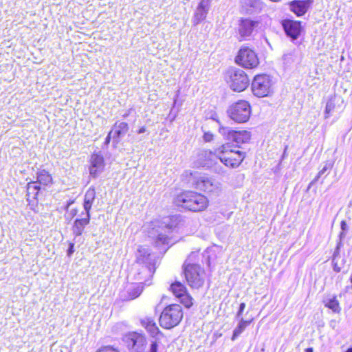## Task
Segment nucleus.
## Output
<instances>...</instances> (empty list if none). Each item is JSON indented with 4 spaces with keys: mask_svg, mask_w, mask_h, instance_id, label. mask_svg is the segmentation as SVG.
<instances>
[{
    "mask_svg": "<svg viewBox=\"0 0 352 352\" xmlns=\"http://www.w3.org/2000/svg\"><path fill=\"white\" fill-rule=\"evenodd\" d=\"M173 204L179 208L198 213L207 210L210 201L206 195L200 192L184 190L174 197Z\"/></svg>",
    "mask_w": 352,
    "mask_h": 352,
    "instance_id": "obj_1",
    "label": "nucleus"
},
{
    "mask_svg": "<svg viewBox=\"0 0 352 352\" xmlns=\"http://www.w3.org/2000/svg\"><path fill=\"white\" fill-rule=\"evenodd\" d=\"M200 254L191 252L182 265V273L187 284L192 289L204 286L206 272L199 262Z\"/></svg>",
    "mask_w": 352,
    "mask_h": 352,
    "instance_id": "obj_2",
    "label": "nucleus"
},
{
    "mask_svg": "<svg viewBox=\"0 0 352 352\" xmlns=\"http://www.w3.org/2000/svg\"><path fill=\"white\" fill-rule=\"evenodd\" d=\"M214 153L219 161L229 168H237L246 157L245 152L228 142L217 147Z\"/></svg>",
    "mask_w": 352,
    "mask_h": 352,
    "instance_id": "obj_3",
    "label": "nucleus"
},
{
    "mask_svg": "<svg viewBox=\"0 0 352 352\" xmlns=\"http://www.w3.org/2000/svg\"><path fill=\"white\" fill-rule=\"evenodd\" d=\"M184 318V311L177 303L166 305L159 317V324L164 329H171L180 324Z\"/></svg>",
    "mask_w": 352,
    "mask_h": 352,
    "instance_id": "obj_4",
    "label": "nucleus"
},
{
    "mask_svg": "<svg viewBox=\"0 0 352 352\" xmlns=\"http://www.w3.org/2000/svg\"><path fill=\"white\" fill-rule=\"evenodd\" d=\"M236 65L246 69H254L258 67L260 60L254 47L248 45L241 47L234 57Z\"/></svg>",
    "mask_w": 352,
    "mask_h": 352,
    "instance_id": "obj_5",
    "label": "nucleus"
},
{
    "mask_svg": "<svg viewBox=\"0 0 352 352\" xmlns=\"http://www.w3.org/2000/svg\"><path fill=\"white\" fill-rule=\"evenodd\" d=\"M225 76L227 83L234 91H243L249 86L248 76L243 69L230 68L226 71Z\"/></svg>",
    "mask_w": 352,
    "mask_h": 352,
    "instance_id": "obj_6",
    "label": "nucleus"
},
{
    "mask_svg": "<svg viewBox=\"0 0 352 352\" xmlns=\"http://www.w3.org/2000/svg\"><path fill=\"white\" fill-rule=\"evenodd\" d=\"M252 94L258 98L271 96L273 93V85L270 77L265 74H258L254 76L252 82Z\"/></svg>",
    "mask_w": 352,
    "mask_h": 352,
    "instance_id": "obj_7",
    "label": "nucleus"
},
{
    "mask_svg": "<svg viewBox=\"0 0 352 352\" xmlns=\"http://www.w3.org/2000/svg\"><path fill=\"white\" fill-rule=\"evenodd\" d=\"M229 116L238 123L246 122L250 117L251 106L245 100H240L230 106L228 109Z\"/></svg>",
    "mask_w": 352,
    "mask_h": 352,
    "instance_id": "obj_8",
    "label": "nucleus"
},
{
    "mask_svg": "<svg viewBox=\"0 0 352 352\" xmlns=\"http://www.w3.org/2000/svg\"><path fill=\"white\" fill-rule=\"evenodd\" d=\"M169 290L173 294L175 298L179 299L186 308H190L193 305V299L188 292L185 285L180 281L175 280L170 285Z\"/></svg>",
    "mask_w": 352,
    "mask_h": 352,
    "instance_id": "obj_9",
    "label": "nucleus"
},
{
    "mask_svg": "<svg viewBox=\"0 0 352 352\" xmlns=\"http://www.w3.org/2000/svg\"><path fill=\"white\" fill-rule=\"evenodd\" d=\"M124 341L127 347L134 352H144L147 344L145 335L135 331L129 333Z\"/></svg>",
    "mask_w": 352,
    "mask_h": 352,
    "instance_id": "obj_10",
    "label": "nucleus"
},
{
    "mask_svg": "<svg viewBox=\"0 0 352 352\" xmlns=\"http://www.w3.org/2000/svg\"><path fill=\"white\" fill-rule=\"evenodd\" d=\"M259 22L254 21L249 18H241L239 21L237 28V34L239 35V41H243L247 40L250 36L255 28L258 27Z\"/></svg>",
    "mask_w": 352,
    "mask_h": 352,
    "instance_id": "obj_11",
    "label": "nucleus"
},
{
    "mask_svg": "<svg viewBox=\"0 0 352 352\" xmlns=\"http://www.w3.org/2000/svg\"><path fill=\"white\" fill-rule=\"evenodd\" d=\"M281 25L285 34L293 40L296 39L300 34L302 31L301 23L289 19H283Z\"/></svg>",
    "mask_w": 352,
    "mask_h": 352,
    "instance_id": "obj_12",
    "label": "nucleus"
},
{
    "mask_svg": "<svg viewBox=\"0 0 352 352\" xmlns=\"http://www.w3.org/2000/svg\"><path fill=\"white\" fill-rule=\"evenodd\" d=\"M195 187L206 193L217 192L219 186L215 184L210 177L207 176L199 177L194 182Z\"/></svg>",
    "mask_w": 352,
    "mask_h": 352,
    "instance_id": "obj_13",
    "label": "nucleus"
},
{
    "mask_svg": "<svg viewBox=\"0 0 352 352\" xmlns=\"http://www.w3.org/2000/svg\"><path fill=\"white\" fill-rule=\"evenodd\" d=\"M105 165L104 157L99 153H93L89 159V173L94 177L104 168Z\"/></svg>",
    "mask_w": 352,
    "mask_h": 352,
    "instance_id": "obj_14",
    "label": "nucleus"
},
{
    "mask_svg": "<svg viewBox=\"0 0 352 352\" xmlns=\"http://www.w3.org/2000/svg\"><path fill=\"white\" fill-rule=\"evenodd\" d=\"M129 130V124L126 122L122 120H117L114 123L112 129L111 130L113 133V140L115 146L119 144L120 138L125 135Z\"/></svg>",
    "mask_w": 352,
    "mask_h": 352,
    "instance_id": "obj_15",
    "label": "nucleus"
},
{
    "mask_svg": "<svg viewBox=\"0 0 352 352\" xmlns=\"http://www.w3.org/2000/svg\"><path fill=\"white\" fill-rule=\"evenodd\" d=\"M313 3V0H294L289 3V8L296 16L304 15Z\"/></svg>",
    "mask_w": 352,
    "mask_h": 352,
    "instance_id": "obj_16",
    "label": "nucleus"
},
{
    "mask_svg": "<svg viewBox=\"0 0 352 352\" xmlns=\"http://www.w3.org/2000/svg\"><path fill=\"white\" fill-rule=\"evenodd\" d=\"M141 325L150 333L153 338L161 337L166 338L164 334L160 331L157 323L152 318H145L140 321Z\"/></svg>",
    "mask_w": 352,
    "mask_h": 352,
    "instance_id": "obj_17",
    "label": "nucleus"
},
{
    "mask_svg": "<svg viewBox=\"0 0 352 352\" xmlns=\"http://www.w3.org/2000/svg\"><path fill=\"white\" fill-rule=\"evenodd\" d=\"M211 0H201L198 4L197 11L193 16V23L197 25L203 21L207 16Z\"/></svg>",
    "mask_w": 352,
    "mask_h": 352,
    "instance_id": "obj_18",
    "label": "nucleus"
},
{
    "mask_svg": "<svg viewBox=\"0 0 352 352\" xmlns=\"http://www.w3.org/2000/svg\"><path fill=\"white\" fill-rule=\"evenodd\" d=\"M228 138L237 144L248 142L251 139V133L246 130H230L228 132Z\"/></svg>",
    "mask_w": 352,
    "mask_h": 352,
    "instance_id": "obj_19",
    "label": "nucleus"
},
{
    "mask_svg": "<svg viewBox=\"0 0 352 352\" xmlns=\"http://www.w3.org/2000/svg\"><path fill=\"white\" fill-rule=\"evenodd\" d=\"M35 182L43 189L51 186L54 184L52 174L46 169H39L37 171L36 180Z\"/></svg>",
    "mask_w": 352,
    "mask_h": 352,
    "instance_id": "obj_20",
    "label": "nucleus"
},
{
    "mask_svg": "<svg viewBox=\"0 0 352 352\" xmlns=\"http://www.w3.org/2000/svg\"><path fill=\"white\" fill-rule=\"evenodd\" d=\"M91 219L90 214H87L85 217L76 219L72 226V230L75 237L79 236L84 232L85 227L89 223Z\"/></svg>",
    "mask_w": 352,
    "mask_h": 352,
    "instance_id": "obj_21",
    "label": "nucleus"
},
{
    "mask_svg": "<svg viewBox=\"0 0 352 352\" xmlns=\"http://www.w3.org/2000/svg\"><path fill=\"white\" fill-rule=\"evenodd\" d=\"M42 188L41 186L36 184V182L30 181L27 184V200L30 201H38L40 191Z\"/></svg>",
    "mask_w": 352,
    "mask_h": 352,
    "instance_id": "obj_22",
    "label": "nucleus"
},
{
    "mask_svg": "<svg viewBox=\"0 0 352 352\" xmlns=\"http://www.w3.org/2000/svg\"><path fill=\"white\" fill-rule=\"evenodd\" d=\"M96 190L94 188H89L85 192L83 207L87 214H90L94 201L96 198Z\"/></svg>",
    "mask_w": 352,
    "mask_h": 352,
    "instance_id": "obj_23",
    "label": "nucleus"
},
{
    "mask_svg": "<svg viewBox=\"0 0 352 352\" xmlns=\"http://www.w3.org/2000/svg\"><path fill=\"white\" fill-rule=\"evenodd\" d=\"M254 318L253 317L249 318L248 320L242 319L239 323L238 326L234 330L232 340H234L246 329V327L254 321Z\"/></svg>",
    "mask_w": 352,
    "mask_h": 352,
    "instance_id": "obj_24",
    "label": "nucleus"
},
{
    "mask_svg": "<svg viewBox=\"0 0 352 352\" xmlns=\"http://www.w3.org/2000/svg\"><path fill=\"white\" fill-rule=\"evenodd\" d=\"M324 306L329 309H331L334 313H340L341 311L340 302L338 300L336 296H333V298L325 302Z\"/></svg>",
    "mask_w": 352,
    "mask_h": 352,
    "instance_id": "obj_25",
    "label": "nucleus"
},
{
    "mask_svg": "<svg viewBox=\"0 0 352 352\" xmlns=\"http://www.w3.org/2000/svg\"><path fill=\"white\" fill-rule=\"evenodd\" d=\"M96 352H120V351L114 345H102Z\"/></svg>",
    "mask_w": 352,
    "mask_h": 352,
    "instance_id": "obj_26",
    "label": "nucleus"
},
{
    "mask_svg": "<svg viewBox=\"0 0 352 352\" xmlns=\"http://www.w3.org/2000/svg\"><path fill=\"white\" fill-rule=\"evenodd\" d=\"M161 337H155L154 340L151 342L149 349L146 352H157L159 344L161 342Z\"/></svg>",
    "mask_w": 352,
    "mask_h": 352,
    "instance_id": "obj_27",
    "label": "nucleus"
},
{
    "mask_svg": "<svg viewBox=\"0 0 352 352\" xmlns=\"http://www.w3.org/2000/svg\"><path fill=\"white\" fill-rule=\"evenodd\" d=\"M141 294V289H140L138 287L134 288L133 289H131L130 292H129V296L134 299L137 297H138Z\"/></svg>",
    "mask_w": 352,
    "mask_h": 352,
    "instance_id": "obj_28",
    "label": "nucleus"
},
{
    "mask_svg": "<svg viewBox=\"0 0 352 352\" xmlns=\"http://www.w3.org/2000/svg\"><path fill=\"white\" fill-rule=\"evenodd\" d=\"M335 108V104L332 102L327 103L325 108V118H328L331 111Z\"/></svg>",
    "mask_w": 352,
    "mask_h": 352,
    "instance_id": "obj_29",
    "label": "nucleus"
},
{
    "mask_svg": "<svg viewBox=\"0 0 352 352\" xmlns=\"http://www.w3.org/2000/svg\"><path fill=\"white\" fill-rule=\"evenodd\" d=\"M203 138H204L205 142H211L213 140L214 135L210 132H205L204 133Z\"/></svg>",
    "mask_w": 352,
    "mask_h": 352,
    "instance_id": "obj_30",
    "label": "nucleus"
},
{
    "mask_svg": "<svg viewBox=\"0 0 352 352\" xmlns=\"http://www.w3.org/2000/svg\"><path fill=\"white\" fill-rule=\"evenodd\" d=\"M68 244H69V248L67 250V254L68 256H70L71 255L73 254V253L74 252L75 250H74V243L73 242H68Z\"/></svg>",
    "mask_w": 352,
    "mask_h": 352,
    "instance_id": "obj_31",
    "label": "nucleus"
},
{
    "mask_svg": "<svg viewBox=\"0 0 352 352\" xmlns=\"http://www.w3.org/2000/svg\"><path fill=\"white\" fill-rule=\"evenodd\" d=\"M245 308V302H241L239 305V310L237 311V316L238 317H240L242 316L243 311H244V309Z\"/></svg>",
    "mask_w": 352,
    "mask_h": 352,
    "instance_id": "obj_32",
    "label": "nucleus"
},
{
    "mask_svg": "<svg viewBox=\"0 0 352 352\" xmlns=\"http://www.w3.org/2000/svg\"><path fill=\"white\" fill-rule=\"evenodd\" d=\"M111 138H113V133H111V131H110L108 133V134H107V137H106V138H105V140H104V144H105V145H108V144H109V143H110V142H111Z\"/></svg>",
    "mask_w": 352,
    "mask_h": 352,
    "instance_id": "obj_33",
    "label": "nucleus"
},
{
    "mask_svg": "<svg viewBox=\"0 0 352 352\" xmlns=\"http://www.w3.org/2000/svg\"><path fill=\"white\" fill-rule=\"evenodd\" d=\"M74 202H75V199H69V200L67 202V204H66V205H65V210L66 211H68L69 206H70L71 205L74 204Z\"/></svg>",
    "mask_w": 352,
    "mask_h": 352,
    "instance_id": "obj_34",
    "label": "nucleus"
},
{
    "mask_svg": "<svg viewBox=\"0 0 352 352\" xmlns=\"http://www.w3.org/2000/svg\"><path fill=\"white\" fill-rule=\"evenodd\" d=\"M333 268L336 272L338 273L341 271V267L340 266H338V265L336 263H333Z\"/></svg>",
    "mask_w": 352,
    "mask_h": 352,
    "instance_id": "obj_35",
    "label": "nucleus"
},
{
    "mask_svg": "<svg viewBox=\"0 0 352 352\" xmlns=\"http://www.w3.org/2000/svg\"><path fill=\"white\" fill-rule=\"evenodd\" d=\"M341 228L342 230H345L346 228V223L345 221H342L340 223Z\"/></svg>",
    "mask_w": 352,
    "mask_h": 352,
    "instance_id": "obj_36",
    "label": "nucleus"
},
{
    "mask_svg": "<svg viewBox=\"0 0 352 352\" xmlns=\"http://www.w3.org/2000/svg\"><path fill=\"white\" fill-rule=\"evenodd\" d=\"M145 131H146V128H145V126H142V127H140V128L138 129V133H144V132H145Z\"/></svg>",
    "mask_w": 352,
    "mask_h": 352,
    "instance_id": "obj_37",
    "label": "nucleus"
},
{
    "mask_svg": "<svg viewBox=\"0 0 352 352\" xmlns=\"http://www.w3.org/2000/svg\"><path fill=\"white\" fill-rule=\"evenodd\" d=\"M78 213V210L77 209H74L71 211V214H72V217H75Z\"/></svg>",
    "mask_w": 352,
    "mask_h": 352,
    "instance_id": "obj_38",
    "label": "nucleus"
},
{
    "mask_svg": "<svg viewBox=\"0 0 352 352\" xmlns=\"http://www.w3.org/2000/svg\"><path fill=\"white\" fill-rule=\"evenodd\" d=\"M305 352H313V349L311 347L307 348Z\"/></svg>",
    "mask_w": 352,
    "mask_h": 352,
    "instance_id": "obj_39",
    "label": "nucleus"
},
{
    "mask_svg": "<svg viewBox=\"0 0 352 352\" xmlns=\"http://www.w3.org/2000/svg\"><path fill=\"white\" fill-rule=\"evenodd\" d=\"M166 298H167V296H163L162 297L161 302H162L163 300L166 299Z\"/></svg>",
    "mask_w": 352,
    "mask_h": 352,
    "instance_id": "obj_40",
    "label": "nucleus"
}]
</instances>
